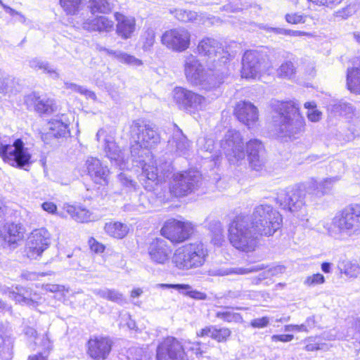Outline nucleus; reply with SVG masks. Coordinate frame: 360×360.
<instances>
[{
  "instance_id": "40",
  "label": "nucleus",
  "mask_w": 360,
  "mask_h": 360,
  "mask_svg": "<svg viewBox=\"0 0 360 360\" xmlns=\"http://www.w3.org/2000/svg\"><path fill=\"white\" fill-rule=\"evenodd\" d=\"M29 65L30 68L35 70H43L45 72L53 75V78L58 79L59 74L53 68L48 62L43 61L39 58H33L30 60Z\"/></svg>"
},
{
  "instance_id": "47",
  "label": "nucleus",
  "mask_w": 360,
  "mask_h": 360,
  "mask_svg": "<svg viewBox=\"0 0 360 360\" xmlns=\"http://www.w3.org/2000/svg\"><path fill=\"white\" fill-rule=\"evenodd\" d=\"M134 143L131 146V157L136 161L139 162H143L145 160L143 159V155L149 153L148 148H145L143 144H141L139 141H133Z\"/></svg>"
},
{
  "instance_id": "35",
  "label": "nucleus",
  "mask_w": 360,
  "mask_h": 360,
  "mask_svg": "<svg viewBox=\"0 0 360 360\" xmlns=\"http://www.w3.org/2000/svg\"><path fill=\"white\" fill-rule=\"evenodd\" d=\"M347 86L350 91L360 94V66L347 69Z\"/></svg>"
},
{
  "instance_id": "37",
  "label": "nucleus",
  "mask_w": 360,
  "mask_h": 360,
  "mask_svg": "<svg viewBox=\"0 0 360 360\" xmlns=\"http://www.w3.org/2000/svg\"><path fill=\"white\" fill-rule=\"evenodd\" d=\"M101 50L104 51L108 56L114 57L120 62L136 66L141 65L142 64L141 60L139 59L121 51H114L107 48H103Z\"/></svg>"
},
{
  "instance_id": "60",
  "label": "nucleus",
  "mask_w": 360,
  "mask_h": 360,
  "mask_svg": "<svg viewBox=\"0 0 360 360\" xmlns=\"http://www.w3.org/2000/svg\"><path fill=\"white\" fill-rule=\"evenodd\" d=\"M188 343L191 345L188 350L194 353L198 358L201 357L203 354V351L200 348L201 343L200 342H191L190 341Z\"/></svg>"
},
{
  "instance_id": "22",
  "label": "nucleus",
  "mask_w": 360,
  "mask_h": 360,
  "mask_svg": "<svg viewBox=\"0 0 360 360\" xmlns=\"http://www.w3.org/2000/svg\"><path fill=\"white\" fill-rule=\"evenodd\" d=\"M234 114L240 122L249 127L258 120L257 109L249 101L238 102L235 107Z\"/></svg>"
},
{
  "instance_id": "9",
  "label": "nucleus",
  "mask_w": 360,
  "mask_h": 360,
  "mask_svg": "<svg viewBox=\"0 0 360 360\" xmlns=\"http://www.w3.org/2000/svg\"><path fill=\"white\" fill-rule=\"evenodd\" d=\"M130 136L132 141H139L145 148H153L160 142V136L155 127L139 120L131 124Z\"/></svg>"
},
{
  "instance_id": "63",
  "label": "nucleus",
  "mask_w": 360,
  "mask_h": 360,
  "mask_svg": "<svg viewBox=\"0 0 360 360\" xmlns=\"http://www.w3.org/2000/svg\"><path fill=\"white\" fill-rule=\"evenodd\" d=\"M321 112L316 109L309 110L307 117L311 122H318L321 118Z\"/></svg>"
},
{
  "instance_id": "59",
  "label": "nucleus",
  "mask_w": 360,
  "mask_h": 360,
  "mask_svg": "<svg viewBox=\"0 0 360 360\" xmlns=\"http://www.w3.org/2000/svg\"><path fill=\"white\" fill-rule=\"evenodd\" d=\"M269 320L266 316L252 319L250 322L251 326L253 328H264L269 324Z\"/></svg>"
},
{
  "instance_id": "31",
  "label": "nucleus",
  "mask_w": 360,
  "mask_h": 360,
  "mask_svg": "<svg viewBox=\"0 0 360 360\" xmlns=\"http://www.w3.org/2000/svg\"><path fill=\"white\" fill-rule=\"evenodd\" d=\"M162 287L167 288H174L184 295H188L195 300H206L207 295L204 292L193 290L192 287L188 284H162Z\"/></svg>"
},
{
  "instance_id": "19",
  "label": "nucleus",
  "mask_w": 360,
  "mask_h": 360,
  "mask_svg": "<svg viewBox=\"0 0 360 360\" xmlns=\"http://www.w3.org/2000/svg\"><path fill=\"white\" fill-rule=\"evenodd\" d=\"M172 249L167 242L162 238H155L150 243L148 255L152 262L156 264H164L169 258Z\"/></svg>"
},
{
  "instance_id": "49",
  "label": "nucleus",
  "mask_w": 360,
  "mask_h": 360,
  "mask_svg": "<svg viewBox=\"0 0 360 360\" xmlns=\"http://www.w3.org/2000/svg\"><path fill=\"white\" fill-rule=\"evenodd\" d=\"M143 49L149 51L153 47L155 41V32L153 28H148L143 34Z\"/></svg>"
},
{
  "instance_id": "36",
  "label": "nucleus",
  "mask_w": 360,
  "mask_h": 360,
  "mask_svg": "<svg viewBox=\"0 0 360 360\" xmlns=\"http://www.w3.org/2000/svg\"><path fill=\"white\" fill-rule=\"evenodd\" d=\"M93 292L96 295L111 302H117L119 304L125 302L122 294L115 289L98 288L94 289Z\"/></svg>"
},
{
  "instance_id": "15",
  "label": "nucleus",
  "mask_w": 360,
  "mask_h": 360,
  "mask_svg": "<svg viewBox=\"0 0 360 360\" xmlns=\"http://www.w3.org/2000/svg\"><path fill=\"white\" fill-rule=\"evenodd\" d=\"M157 360H187L184 347L176 338L167 337L157 348Z\"/></svg>"
},
{
  "instance_id": "2",
  "label": "nucleus",
  "mask_w": 360,
  "mask_h": 360,
  "mask_svg": "<svg viewBox=\"0 0 360 360\" xmlns=\"http://www.w3.org/2000/svg\"><path fill=\"white\" fill-rule=\"evenodd\" d=\"M328 234L335 238L360 235V205L352 204L336 213L330 223L323 225Z\"/></svg>"
},
{
  "instance_id": "56",
  "label": "nucleus",
  "mask_w": 360,
  "mask_h": 360,
  "mask_svg": "<svg viewBox=\"0 0 360 360\" xmlns=\"http://www.w3.org/2000/svg\"><path fill=\"white\" fill-rule=\"evenodd\" d=\"M325 281L324 276L321 274H316L308 276L304 281V284L309 286L322 284Z\"/></svg>"
},
{
  "instance_id": "57",
  "label": "nucleus",
  "mask_w": 360,
  "mask_h": 360,
  "mask_svg": "<svg viewBox=\"0 0 360 360\" xmlns=\"http://www.w3.org/2000/svg\"><path fill=\"white\" fill-rule=\"evenodd\" d=\"M248 6L242 4L230 2L229 4L223 6V10L227 13H237L245 8H248Z\"/></svg>"
},
{
  "instance_id": "4",
  "label": "nucleus",
  "mask_w": 360,
  "mask_h": 360,
  "mask_svg": "<svg viewBox=\"0 0 360 360\" xmlns=\"http://www.w3.org/2000/svg\"><path fill=\"white\" fill-rule=\"evenodd\" d=\"M249 217L261 236H273L281 228L283 221L280 213L267 204L256 206Z\"/></svg>"
},
{
  "instance_id": "11",
  "label": "nucleus",
  "mask_w": 360,
  "mask_h": 360,
  "mask_svg": "<svg viewBox=\"0 0 360 360\" xmlns=\"http://www.w3.org/2000/svg\"><path fill=\"white\" fill-rule=\"evenodd\" d=\"M191 33L184 27H177L165 31L161 37V43L167 49L183 52L189 48Z\"/></svg>"
},
{
  "instance_id": "58",
  "label": "nucleus",
  "mask_w": 360,
  "mask_h": 360,
  "mask_svg": "<svg viewBox=\"0 0 360 360\" xmlns=\"http://www.w3.org/2000/svg\"><path fill=\"white\" fill-rule=\"evenodd\" d=\"M344 272L347 275L354 276L359 271V267L355 264H352L349 261L345 262Z\"/></svg>"
},
{
  "instance_id": "54",
  "label": "nucleus",
  "mask_w": 360,
  "mask_h": 360,
  "mask_svg": "<svg viewBox=\"0 0 360 360\" xmlns=\"http://www.w3.org/2000/svg\"><path fill=\"white\" fill-rule=\"evenodd\" d=\"M295 73V68L290 61L282 64L278 70L279 75L283 77L290 78Z\"/></svg>"
},
{
  "instance_id": "38",
  "label": "nucleus",
  "mask_w": 360,
  "mask_h": 360,
  "mask_svg": "<svg viewBox=\"0 0 360 360\" xmlns=\"http://www.w3.org/2000/svg\"><path fill=\"white\" fill-rule=\"evenodd\" d=\"M105 231L108 234L114 238H122L127 234L129 229L123 223L110 222L105 224Z\"/></svg>"
},
{
  "instance_id": "48",
  "label": "nucleus",
  "mask_w": 360,
  "mask_h": 360,
  "mask_svg": "<svg viewBox=\"0 0 360 360\" xmlns=\"http://www.w3.org/2000/svg\"><path fill=\"white\" fill-rule=\"evenodd\" d=\"M83 0H60V4L63 10L69 15L76 14Z\"/></svg>"
},
{
  "instance_id": "27",
  "label": "nucleus",
  "mask_w": 360,
  "mask_h": 360,
  "mask_svg": "<svg viewBox=\"0 0 360 360\" xmlns=\"http://www.w3.org/2000/svg\"><path fill=\"white\" fill-rule=\"evenodd\" d=\"M84 30L89 32H109L114 28V22L105 16L89 18L82 22Z\"/></svg>"
},
{
  "instance_id": "61",
  "label": "nucleus",
  "mask_w": 360,
  "mask_h": 360,
  "mask_svg": "<svg viewBox=\"0 0 360 360\" xmlns=\"http://www.w3.org/2000/svg\"><path fill=\"white\" fill-rule=\"evenodd\" d=\"M91 250L96 253L103 252L105 247L101 243L97 242L94 238H91L89 241Z\"/></svg>"
},
{
  "instance_id": "30",
  "label": "nucleus",
  "mask_w": 360,
  "mask_h": 360,
  "mask_svg": "<svg viewBox=\"0 0 360 360\" xmlns=\"http://www.w3.org/2000/svg\"><path fill=\"white\" fill-rule=\"evenodd\" d=\"M29 241L45 250L50 244V234L45 229H36L32 232Z\"/></svg>"
},
{
  "instance_id": "21",
  "label": "nucleus",
  "mask_w": 360,
  "mask_h": 360,
  "mask_svg": "<svg viewBox=\"0 0 360 360\" xmlns=\"http://www.w3.org/2000/svg\"><path fill=\"white\" fill-rule=\"evenodd\" d=\"M166 167H169L167 164L165 165V168H158L154 165L144 164L141 175V181H144L142 183L143 186L148 190L153 189V184H157L165 179Z\"/></svg>"
},
{
  "instance_id": "51",
  "label": "nucleus",
  "mask_w": 360,
  "mask_h": 360,
  "mask_svg": "<svg viewBox=\"0 0 360 360\" xmlns=\"http://www.w3.org/2000/svg\"><path fill=\"white\" fill-rule=\"evenodd\" d=\"M216 316L226 322H241L243 320L242 316L238 313H233L230 311H218Z\"/></svg>"
},
{
  "instance_id": "20",
  "label": "nucleus",
  "mask_w": 360,
  "mask_h": 360,
  "mask_svg": "<svg viewBox=\"0 0 360 360\" xmlns=\"http://www.w3.org/2000/svg\"><path fill=\"white\" fill-rule=\"evenodd\" d=\"M85 165L88 174L96 184H107L110 172L108 167L104 166L100 160L93 157L88 158Z\"/></svg>"
},
{
  "instance_id": "8",
  "label": "nucleus",
  "mask_w": 360,
  "mask_h": 360,
  "mask_svg": "<svg viewBox=\"0 0 360 360\" xmlns=\"http://www.w3.org/2000/svg\"><path fill=\"white\" fill-rule=\"evenodd\" d=\"M221 148L231 164L239 165L245 158L243 139L236 130H229L221 141Z\"/></svg>"
},
{
  "instance_id": "10",
  "label": "nucleus",
  "mask_w": 360,
  "mask_h": 360,
  "mask_svg": "<svg viewBox=\"0 0 360 360\" xmlns=\"http://www.w3.org/2000/svg\"><path fill=\"white\" fill-rule=\"evenodd\" d=\"M184 72L186 79L194 85L212 84V77L208 70H206L199 59L190 54L185 58Z\"/></svg>"
},
{
  "instance_id": "41",
  "label": "nucleus",
  "mask_w": 360,
  "mask_h": 360,
  "mask_svg": "<svg viewBox=\"0 0 360 360\" xmlns=\"http://www.w3.org/2000/svg\"><path fill=\"white\" fill-rule=\"evenodd\" d=\"M170 13L174 15V17L180 22H193L198 19V14L195 11L184 10V9H175L170 11Z\"/></svg>"
},
{
  "instance_id": "5",
  "label": "nucleus",
  "mask_w": 360,
  "mask_h": 360,
  "mask_svg": "<svg viewBox=\"0 0 360 360\" xmlns=\"http://www.w3.org/2000/svg\"><path fill=\"white\" fill-rule=\"evenodd\" d=\"M207 251L202 243L186 244L176 250L172 262L183 270L201 266L205 262Z\"/></svg>"
},
{
  "instance_id": "28",
  "label": "nucleus",
  "mask_w": 360,
  "mask_h": 360,
  "mask_svg": "<svg viewBox=\"0 0 360 360\" xmlns=\"http://www.w3.org/2000/svg\"><path fill=\"white\" fill-rule=\"evenodd\" d=\"M198 53L200 55L213 58L222 51L221 46L216 39L205 37L200 40L197 46Z\"/></svg>"
},
{
  "instance_id": "50",
  "label": "nucleus",
  "mask_w": 360,
  "mask_h": 360,
  "mask_svg": "<svg viewBox=\"0 0 360 360\" xmlns=\"http://www.w3.org/2000/svg\"><path fill=\"white\" fill-rule=\"evenodd\" d=\"M104 150L106 155L112 160H116L119 157V148L112 141L105 140Z\"/></svg>"
},
{
  "instance_id": "12",
  "label": "nucleus",
  "mask_w": 360,
  "mask_h": 360,
  "mask_svg": "<svg viewBox=\"0 0 360 360\" xmlns=\"http://www.w3.org/2000/svg\"><path fill=\"white\" fill-rule=\"evenodd\" d=\"M305 195L306 191L298 186L281 191L276 199L284 210L295 212L305 205Z\"/></svg>"
},
{
  "instance_id": "13",
  "label": "nucleus",
  "mask_w": 360,
  "mask_h": 360,
  "mask_svg": "<svg viewBox=\"0 0 360 360\" xmlns=\"http://www.w3.org/2000/svg\"><path fill=\"white\" fill-rule=\"evenodd\" d=\"M193 231V228L190 222L169 219L161 229V233L173 243H181L188 239Z\"/></svg>"
},
{
  "instance_id": "26",
  "label": "nucleus",
  "mask_w": 360,
  "mask_h": 360,
  "mask_svg": "<svg viewBox=\"0 0 360 360\" xmlns=\"http://www.w3.org/2000/svg\"><path fill=\"white\" fill-rule=\"evenodd\" d=\"M115 18L117 22L116 32L123 39L131 37L136 30V20L133 17L125 16L122 13H115Z\"/></svg>"
},
{
  "instance_id": "25",
  "label": "nucleus",
  "mask_w": 360,
  "mask_h": 360,
  "mask_svg": "<svg viewBox=\"0 0 360 360\" xmlns=\"http://www.w3.org/2000/svg\"><path fill=\"white\" fill-rule=\"evenodd\" d=\"M13 338L8 325L0 324V357L11 360L13 356Z\"/></svg>"
},
{
  "instance_id": "33",
  "label": "nucleus",
  "mask_w": 360,
  "mask_h": 360,
  "mask_svg": "<svg viewBox=\"0 0 360 360\" xmlns=\"http://www.w3.org/2000/svg\"><path fill=\"white\" fill-rule=\"evenodd\" d=\"M68 132V125L66 124L60 120H54L49 122V131L42 138L44 140L48 137L58 139L65 137Z\"/></svg>"
},
{
  "instance_id": "3",
  "label": "nucleus",
  "mask_w": 360,
  "mask_h": 360,
  "mask_svg": "<svg viewBox=\"0 0 360 360\" xmlns=\"http://www.w3.org/2000/svg\"><path fill=\"white\" fill-rule=\"evenodd\" d=\"M259 236L248 216H237L229 224V242L240 251L253 252L258 245Z\"/></svg>"
},
{
  "instance_id": "16",
  "label": "nucleus",
  "mask_w": 360,
  "mask_h": 360,
  "mask_svg": "<svg viewBox=\"0 0 360 360\" xmlns=\"http://www.w3.org/2000/svg\"><path fill=\"white\" fill-rule=\"evenodd\" d=\"M246 151L251 168L261 170L266 162L265 149L262 141L257 139L250 140L246 143Z\"/></svg>"
},
{
  "instance_id": "55",
  "label": "nucleus",
  "mask_w": 360,
  "mask_h": 360,
  "mask_svg": "<svg viewBox=\"0 0 360 360\" xmlns=\"http://www.w3.org/2000/svg\"><path fill=\"white\" fill-rule=\"evenodd\" d=\"M307 16L299 13H287L285 15L286 22L290 24H300L306 22Z\"/></svg>"
},
{
  "instance_id": "34",
  "label": "nucleus",
  "mask_w": 360,
  "mask_h": 360,
  "mask_svg": "<svg viewBox=\"0 0 360 360\" xmlns=\"http://www.w3.org/2000/svg\"><path fill=\"white\" fill-rule=\"evenodd\" d=\"M264 269V264H259L250 267H234L228 269H220L217 271L216 275L227 276L231 274L245 275L254 273Z\"/></svg>"
},
{
  "instance_id": "14",
  "label": "nucleus",
  "mask_w": 360,
  "mask_h": 360,
  "mask_svg": "<svg viewBox=\"0 0 360 360\" xmlns=\"http://www.w3.org/2000/svg\"><path fill=\"white\" fill-rule=\"evenodd\" d=\"M173 92L176 104L186 110H201L207 104L204 96L186 89L176 87Z\"/></svg>"
},
{
  "instance_id": "64",
  "label": "nucleus",
  "mask_w": 360,
  "mask_h": 360,
  "mask_svg": "<svg viewBox=\"0 0 360 360\" xmlns=\"http://www.w3.org/2000/svg\"><path fill=\"white\" fill-rule=\"evenodd\" d=\"M120 180L121 183L127 187H131L133 188H136V182L134 181L132 179L128 178L123 174H121L120 175Z\"/></svg>"
},
{
  "instance_id": "42",
  "label": "nucleus",
  "mask_w": 360,
  "mask_h": 360,
  "mask_svg": "<svg viewBox=\"0 0 360 360\" xmlns=\"http://www.w3.org/2000/svg\"><path fill=\"white\" fill-rule=\"evenodd\" d=\"M68 212L78 222L84 223L91 220V214L85 208L71 207L68 209Z\"/></svg>"
},
{
  "instance_id": "43",
  "label": "nucleus",
  "mask_w": 360,
  "mask_h": 360,
  "mask_svg": "<svg viewBox=\"0 0 360 360\" xmlns=\"http://www.w3.org/2000/svg\"><path fill=\"white\" fill-rule=\"evenodd\" d=\"M15 83V78L0 70V93L7 94L12 91Z\"/></svg>"
},
{
  "instance_id": "62",
  "label": "nucleus",
  "mask_w": 360,
  "mask_h": 360,
  "mask_svg": "<svg viewBox=\"0 0 360 360\" xmlns=\"http://www.w3.org/2000/svg\"><path fill=\"white\" fill-rule=\"evenodd\" d=\"M215 326H210L202 328L200 331L197 332L198 337H210L212 338V333H214Z\"/></svg>"
},
{
  "instance_id": "46",
  "label": "nucleus",
  "mask_w": 360,
  "mask_h": 360,
  "mask_svg": "<svg viewBox=\"0 0 360 360\" xmlns=\"http://www.w3.org/2000/svg\"><path fill=\"white\" fill-rule=\"evenodd\" d=\"M127 360H151L150 355L143 348L131 347L127 351Z\"/></svg>"
},
{
  "instance_id": "44",
  "label": "nucleus",
  "mask_w": 360,
  "mask_h": 360,
  "mask_svg": "<svg viewBox=\"0 0 360 360\" xmlns=\"http://www.w3.org/2000/svg\"><path fill=\"white\" fill-rule=\"evenodd\" d=\"M24 288L22 286L16 285L14 288L13 293L10 299L14 300L16 303L25 304L26 305H33L34 302L28 297H26L23 293Z\"/></svg>"
},
{
  "instance_id": "29",
  "label": "nucleus",
  "mask_w": 360,
  "mask_h": 360,
  "mask_svg": "<svg viewBox=\"0 0 360 360\" xmlns=\"http://www.w3.org/2000/svg\"><path fill=\"white\" fill-rule=\"evenodd\" d=\"M27 105H34L37 112L41 114H49L54 111L53 101L49 98H41L35 94L28 95L25 98Z\"/></svg>"
},
{
  "instance_id": "52",
  "label": "nucleus",
  "mask_w": 360,
  "mask_h": 360,
  "mask_svg": "<svg viewBox=\"0 0 360 360\" xmlns=\"http://www.w3.org/2000/svg\"><path fill=\"white\" fill-rule=\"evenodd\" d=\"M32 242H30L28 240L25 252L26 256L30 259H36L38 257H39L42 252L44 251L43 249H41L39 247L34 245Z\"/></svg>"
},
{
  "instance_id": "39",
  "label": "nucleus",
  "mask_w": 360,
  "mask_h": 360,
  "mask_svg": "<svg viewBox=\"0 0 360 360\" xmlns=\"http://www.w3.org/2000/svg\"><path fill=\"white\" fill-rule=\"evenodd\" d=\"M89 8L92 13H109L112 11L114 4L111 0H89Z\"/></svg>"
},
{
  "instance_id": "7",
  "label": "nucleus",
  "mask_w": 360,
  "mask_h": 360,
  "mask_svg": "<svg viewBox=\"0 0 360 360\" xmlns=\"http://www.w3.org/2000/svg\"><path fill=\"white\" fill-rule=\"evenodd\" d=\"M0 156L4 162L20 168L28 165L31 158L21 139H16L12 144L1 142Z\"/></svg>"
},
{
  "instance_id": "17",
  "label": "nucleus",
  "mask_w": 360,
  "mask_h": 360,
  "mask_svg": "<svg viewBox=\"0 0 360 360\" xmlns=\"http://www.w3.org/2000/svg\"><path fill=\"white\" fill-rule=\"evenodd\" d=\"M242 63V77L255 79L262 71V60L260 55L256 51H246L243 55Z\"/></svg>"
},
{
  "instance_id": "18",
  "label": "nucleus",
  "mask_w": 360,
  "mask_h": 360,
  "mask_svg": "<svg viewBox=\"0 0 360 360\" xmlns=\"http://www.w3.org/2000/svg\"><path fill=\"white\" fill-rule=\"evenodd\" d=\"M112 344L108 338H91L88 341V354L94 360H104L111 351Z\"/></svg>"
},
{
  "instance_id": "24",
  "label": "nucleus",
  "mask_w": 360,
  "mask_h": 360,
  "mask_svg": "<svg viewBox=\"0 0 360 360\" xmlns=\"http://www.w3.org/2000/svg\"><path fill=\"white\" fill-rule=\"evenodd\" d=\"M172 150L179 156L188 154L191 148V143L184 134L181 129L174 124V129L171 139L168 141Z\"/></svg>"
},
{
  "instance_id": "23",
  "label": "nucleus",
  "mask_w": 360,
  "mask_h": 360,
  "mask_svg": "<svg viewBox=\"0 0 360 360\" xmlns=\"http://www.w3.org/2000/svg\"><path fill=\"white\" fill-rule=\"evenodd\" d=\"M0 238L10 247L15 248L24 238V229L20 224L6 223L0 229Z\"/></svg>"
},
{
  "instance_id": "53",
  "label": "nucleus",
  "mask_w": 360,
  "mask_h": 360,
  "mask_svg": "<svg viewBox=\"0 0 360 360\" xmlns=\"http://www.w3.org/2000/svg\"><path fill=\"white\" fill-rule=\"evenodd\" d=\"M231 334V331L227 328L217 329L215 327L214 332L212 333V339L219 342H226Z\"/></svg>"
},
{
  "instance_id": "45",
  "label": "nucleus",
  "mask_w": 360,
  "mask_h": 360,
  "mask_svg": "<svg viewBox=\"0 0 360 360\" xmlns=\"http://www.w3.org/2000/svg\"><path fill=\"white\" fill-rule=\"evenodd\" d=\"M210 229L213 233L212 241L214 245H221L224 242V229L220 221H214L210 224Z\"/></svg>"
},
{
  "instance_id": "32",
  "label": "nucleus",
  "mask_w": 360,
  "mask_h": 360,
  "mask_svg": "<svg viewBox=\"0 0 360 360\" xmlns=\"http://www.w3.org/2000/svg\"><path fill=\"white\" fill-rule=\"evenodd\" d=\"M338 180L339 179L337 176H335L332 178H326L321 182L312 181L310 183L309 188L310 190H313L316 195L321 197L330 191L333 184Z\"/></svg>"
},
{
  "instance_id": "1",
  "label": "nucleus",
  "mask_w": 360,
  "mask_h": 360,
  "mask_svg": "<svg viewBox=\"0 0 360 360\" xmlns=\"http://www.w3.org/2000/svg\"><path fill=\"white\" fill-rule=\"evenodd\" d=\"M271 108L274 131L278 137L296 139L303 134L305 121L297 103L275 100L271 101Z\"/></svg>"
},
{
  "instance_id": "6",
  "label": "nucleus",
  "mask_w": 360,
  "mask_h": 360,
  "mask_svg": "<svg viewBox=\"0 0 360 360\" xmlns=\"http://www.w3.org/2000/svg\"><path fill=\"white\" fill-rule=\"evenodd\" d=\"M201 184V174L196 170H189L174 174L169 190L174 196L182 197L195 191Z\"/></svg>"
}]
</instances>
